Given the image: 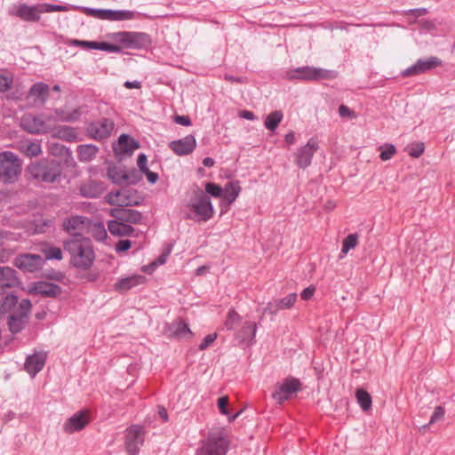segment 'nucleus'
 <instances>
[{"mask_svg":"<svg viewBox=\"0 0 455 455\" xmlns=\"http://www.w3.org/2000/svg\"><path fill=\"white\" fill-rule=\"evenodd\" d=\"M63 249L69 254L72 267L86 271L93 265L95 252L90 238L75 233L63 242Z\"/></svg>","mask_w":455,"mask_h":455,"instance_id":"1","label":"nucleus"},{"mask_svg":"<svg viewBox=\"0 0 455 455\" xmlns=\"http://www.w3.org/2000/svg\"><path fill=\"white\" fill-rule=\"evenodd\" d=\"M63 172L62 163L55 158H42L30 163L26 168L28 180L42 183H54L58 181Z\"/></svg>","mask_w":455,"mask_h":455,"instance_id":"2","label":"nucleus"},{"mask_svg":"<svg viewBox=\"0 0 455 455\" xmlns=\"http://www.w3.org/2000/svg\"><path fill=\"white\" fill-rule=\"evenodd\" d=\"M189 212L186 213V220L196 221H208L214 213L211 198L200 188L196 187L194 196L187 204Z\"/></svg>","mask_w":455,"mask_h":455,"instance_id":"3","label":"nucleus"},{"mask_svg":"<svg viewBox=\"0 0 455 455\" xmlns=\"http://www.w3.org/2000/svg\"><path fill=\"white\" fill-rule=\"evenodd\" d=\"M21 172V161L11 151L0 153V181L12 184L18 180Z\"/></svg>","mask_w":455,"mask_h":455,"instance_id":"4","label":"nucleus"},{"mask_svg":"<svg viewBox=\"0 0 455 455\" xmlns=\"http://www.w3.org/2000/svg\"><path fill=\"white\" fill-rule=\"evenodd\" d=\"M337 76V72L333 70L323 69L321 68H314L305 66L291 69L286 72L285 77L288 80H302V81H315L320 79H334Z\"/></svg>","mask_w":455,"mask_h":455,"instance_id":"5","label":"nucleus"},{"mask_svg":"<svg viewBox=\"0 0 455 455\" xmlns=\"http://www.w3.org/2000/svg\"><path fill=\"white\" fill-rule=\"evenodd\" d=\"M113 37L126 49L147 50L152 44L151 36L144 32H118L114 34Z\"/></svg>","mask_w":455,"mask_h":455,"instance_id":"6","label":"nucleus"},{"mask_svg":"<svg viewBox=\"0 0 455 455\" xmlns=\"http://www.w3.org/2000/svg\"><path fill=\"white\" fill-rule=\"evenodd\" d=\"M31 308L32 303L28 299H21L16 310L6 320L11 333L18 334L25 329L29 321Z\"/></svg>","mask_w":455,"mask_h":455,"instance_id":"7","label":"nucleus"},{"mask_svg":"<svg viewBox=\"0 0 455 455\" xmlns=\"http://www.w3.org/2000/svg\"><path fill=\"white\" fill-rule=\"evenodd\" d=\"M114 128L115 123L112 119L102 117L91 122L86 127V132L90 138L100 141L109 138Z\"/></svg>","mask_w":455,"mask_h":455,"instance_id":"8","label":"nucleus"},{"mask_svg":"<svg viewBox=\"0 0 455 455\" xmlns=\"http://www.w3.org/2000/svg\"><path fill=\"white\" fill-rule=\"evenodd\" d=\"M13 264L23 272L34 273L43 267L44 259L39 254L23 253L14 259Z\"/></svg>","mask_w":455,"mask_h":455,"instance_id":"9","label":"nucleus"},{"mask_svg":"<svg viewBox=\"0 0 455 455\" xmlns=\"http://www.w3.org/2000/svg\"><path fill=\"white\" fill-rule=\"evenodd\" d=\"M228 442L222 436L211 435L204 443L197 455H226Z\"/></svg>","mask_w":455,"mask_h":455,"instance_id":"10","label":"nucleus"},{"mask_svg":"<svg viewBox=\"0 0 455 455\" xmlns=\"http://www.w3.org/2000/svg\"><path fill=\"white\" fill-rule=\"evenodd\" d=\"M144 435L145 433L141 426L134 425L127 429L125 446L129 455H138L140 446L144 443Z\"/></svg>","mask_w":455,"mask_h":455,"instance_id":"11","label":"nucleus"},{"mask_svg":"<svg viewBox=\"0 0 455 455\" xmlns=\"http://www.w3.org/2000/svg\"><path fill=\"white\" fill-rule=\"evenodd\" d=\"M301 383L298 379L287 378L278 386L277 390L272 394V397L278 403H283L289 399L293 394L300 389Z\"/></svg>","mask_w":455,"mask_h":455,"instance_id":"12","label":"nucleus"},{"mask_svg":"<svg viewBox=\"0 0 455 455\" xmlns=\"http://www.w3.org/2000/svg\"><path fill=\"white\" fill-rule=\"evenodd\" d=\"M318 142L315 138L309 139L307 143L299 148L295 154V164L301 169H306L311 164L314 154L318 150Z\"/></svg>","mask_w":455,"mask_h":455,"instance_id":"13","label":"nucleus"},{"mask_svg":"<svg viewBox=\"0 0 455 455\" xmlns=\"http://www.w3.org/2000/svg\"><path fill=\"white\" fill-rule=\"evenodd\" d=\"M442 60L435 56L427 59H419L416 63L402 72L403 76H412L421 73H425L428 70H432L441 66Z\"/></svg>","mask_w":455,"mask_h":455,"instance_id":"14","label":"nucleus"},{"mask_svg":"<svg viewBox=\"0 0 455 455\" xmlns=\"http://www.w3.org/2000/svg\"><path fill=\"white\" fill-rule=\"evenodd\" d=\"M62 292V288L56 283L38 281L31 283L28 293L41 295L44 298H57Z\"/></svg>","mask_w":455,"mask_h":455,"instance_id":"15","label":"nucleus"},{"mask_svg":"<svg viewBox=\"0 0 455 455\" xmlns=\"http://www.w3.org/2000/svg\"><path fill=\"white\" fill-rule=\"evenodd\" d=\"M168 146L177 156H187L195 150L196 140L189 134L180 140L171 141Z\"/></svg>","mask_w":455,"mask_h":455,"instance_id":"16","label":"nucleus"},{"mask_svg":"<svg viewBox=\"0 0 455 455\" xmlns=\"http://www.w3.org/2000/svg\"><path fill=\"white\" fill-rule=\"evenodd\" d=\"M110 215L116 220L124 223L139 224L142 220V213L137 210L127 209V208H115L110 212Z\"/></svg>","mask_w":455,"mask_h":455,"instance_id":"17","label":"nucleus"},{"mask_svg":"<svg viewBox=\"0 0 455 455\" xmlns=\"http://www.w3.org/2000/svg\"><path fill=\"white\" fill-rule=\"evenodd\" d=\"M20 284L15 269L10 267H0V294L6 292V288H12Z\"/></svg>","mask_w":455,"mask_h":455,"instance_id":"18","label":"nucleus"},{"mask_svg":"<svg viewBox=\"0 0 455 455\" xmlns=\"http://www.w3.org/2000/svg\"><path fill=\"white\" fill-rule=\"evenodd\" d=\"M297 299V294L295 292L290 293L285 298L281 299H275L267 303V307L263 309L264 314L275 315L281 309L291 308Z\"/></svg>","mask_w":455,"mask_h":455,"instance_id":"19","label":"nucleus"},{"mask_svg":"<svg viewBox=\"0 0 455 455\" xmlns=\"http://www.w3.org/2000/svg\"><path fill=\"white\" fill-rule=\"evenodd\" d=\"M89 419L85 411H78L70 417L64 424L63 429L68 434L81 431L88 424Z\"/></svg>","mask_w":455,"mask_h":455,"instance_id":"20","label":"nucleus"},{"mask_svg":"<svg viewBox=\"0 0 455 455\" xmlns=\"http://www.w3.org/2000/svg\"><path fill=\"white\" fill-rule=\"evenodd\" d=\"M18 296L8 294L0 299V323L6 321L18 307Z\"/></svg>","mask_w":455,"mask_h":455,"instance_id":"21","label":"nucleus"},{"mask_svg":"<svg viewBox=\"0 0 455 455\" xmlns=\"http://www.w3.org/2000/svg\"><path fill=\"white\" fill-rule=\"evenodd\" d=\"M25 129L30 133H46L51 127L42 116H28L23 119Z\"/></svg>","mask_w":455,"mask_h":455,"instance_id":"22","label":"nucleus"},{"mask_svg":"<svg viewBox=\"0 0 455 455\" xmlns=\"http://www.w3.org/2000/svg\"><path fill=\"white\" fill-rule=\"evenodd\" d=\"M140 147V143L128 134H121L118 138L117 146H113V149L117 154L118 149L125 154H132L135 149Z\"/></svg>","mask_w":455,"mask_h":455,"instance_id":"23","label":"nucleus"},{"mask_svg":"<svg viewBox=\"0 0 455 455\" xmlns=\"http://www.w3.org/2000/svg\"><path fill=\"white\" fill-rule=\"evenodd\" d=\"M105 190L103 182L96 180H89L83 184L80 188V193L83 196L88 198H97Z\"/></svg>","mask_w":455,"mask_h":455,"instance_id":"24","label":"nucleus"},{"mask_svg":"<svg viewBox=\"0 0 455 455\" xmlns=\"http://www.w3.org/2000/svg\"><path fill=\"white\" fill-rule=\"evenodd\" d=\"M44 355L35 354L27 358L24 367L32 377H35L44 368Z\"/></svg>","mask_w":455,"mask_h":455,"instance_id":"25","label":"nucleus"},{"mask_svg":"<svg viewBox=\"0 0 455 455\" xmlns=\"http://www.w3.org/2000/svg\"><path fill=\"white\" fill-rule=\"evenodd\" d=\"M40 6H28L22 4L17 10V16L25 21H38L40 19Z\"/></svg>","mask_w":455,"mask_h":455,"instance_id":"26","label":"nucleus"},{"mask_svg":"<svg viewBox=\"0 0 455 455\" xmlns=\"http://www.w3.org/2000/svg\"><path fill=\"white\" fill-rule=\"evenodd\" d=\"M108 228L109 232L113 235L116 236H130L135 231V229L131 225L116 220H109L108 223Z\"/></svg>","mask_w":455,"mask_h":455,"instance_id":"27","label":"nucleus"},{"mask_svg":"<svg viewBox=\"0 0 455 455\" xmlns=\"http://www.w3.org/2000/svg\"><path fill=\"white\" fill-rule=\"evenodd\" d=\"M168 330L171 332V335L177 339L192 336V331H190L188 324L181 319L171 323Z\"/></svg>","mask_w":455,"mask_h":455,"instance_id":"28","label":"nucleus"},{"mask_svg":"<svg viewBox=\"0 0 455 455\" xmlns=\"http://www.w3.org/2000/svg\"><path fill=\"white\" fill-rule=\"evenodd\" d=\"M257 331V323L253 322H245L243 328L238 333V338L242 342H246L251 345L255 342V336Z\"/></svg>","mask_w":455,"mask_h":455,"instance_id":"29","label":"nucleus"},{"mask_svg":"<svg viewBox=\"0 0 455 455\" xmlns=\"http://www.w3.org/2000/svg\"><path fill=\"white\" fill-rule=\"evenodd\" d=\"M223 190L222 198L229 205L235 201L241 192L240 182L238 180L230 181L225 186Z\"/></svg>","mask_w":455,"mask_h":455,"instance_id":"30","label":"nucleus"},{"mask_svg":"<svg viewBox=\"0 0 455 455\" xmlns=\"http://www.w3.org/2000/svg\"><path fill=\"white\" fill-rule=\"evenodd\" d=\"M99 152V148L92 144L79 145L77 147L78 159L81 162H87L94 158Z\"/></svg>","mask_w":455,"mask_h":455,"instance_id":"31","label":"nucleus"},{"mask_svg":"<svg viewBox=\"0 0 455 455\" xmlns=\"http://www.w3.org/2000/svg\"><path fill=\"white\" fill-rule=\"evenodd\" d=\"M142 279H144V277L141 275L122 278L115 284V290L121 293L125 292L131 288L138 285L140 283V280Z\"/></svg>","mask_w":455,"mask_h":455,"instance_id":"32","label":"nucleus"},{"mask_svg":"<svg viewBox=\"0 0 455 455\" xmlns=\"http://www.w3.org/2000/svg\"><path fill=\"white\" fill-rule=\"evenodd\" d=\"M49 85L43 82L36 83L29 90V95L37 97L44 104L49 96Z\"/></svg>","mask_w":455,"mask_h":455,"instance_id":"33","label":"nucleus"},{"mask_svg":"<svg viewBox=\"0 0 455 455\" xmlns=\"http://www.w3.org/2000/svg\"><path fill=\"white\" fill-rule=\"evenodd\" d=\"M53 137L71 142L76 140L77 132L73 127L62 125L54 131Z\"/></svg>","mask_w":455,"mask_h":455,"instance_id":"34","label":"nucleus"},{"mask_svg":"<svg viewBox=\"0 0 455 455\" xmlns=\"http://www.w3.org/2000/svg\"><path fill=\"white\" fill-rule=\"evenodd\" d=\"M54 113L57 116V120L61 122H76L81 116L79 108H75L71 112H67L62 108H55Z\"/></svg>","mask_w":455,"mask_h":455,"instance_id":"35","label":"nucleus"},{"mask_svg":"<svg viewBox=\"0 0 455 455\" xmlns=\"http://www.w3.org/2000/svg\"><path fill=\"white\" fill-rule=\"evenodd\" d=\"M107 175L109 180H111L112 182L116 185H122L125 183V179H127L126 172L123 168L117 166L108 167Z\"/></svg>","mask_w":455,"mask_h":455,"instance_id":"36","label":"nucleus"},{"mask_svg":"<svg viewBox=\"0 0 455 455\" xmlns=\"http://www.w3.org/2000/svg\"><path fill=\"white\" fill-rule=\"evenodd\" d=\"M132 12L130 11H115V10H103L102 20H124L132 18Z\"/></svg>","mask_w":455,"mask_h":455,"instance_id":"37","label":"nucleus"},{"mask_svg":"<svg viewBox=\"0 0 455 455\" xmlns=\"http://www.w3.org/2000/svg\"><path fill=\"white\" fill-rule=\"evenodd\" d=\"M355 397L357 403L363 411H367L371 408V395L363 388H358L355 391Z\"/></svg>","mask_w":455,"mask_h":455,"instance_id":"38","label":"nucleus"},{"mask_svg":"<svg viewBox=\"0 0 455 455\" xmlns=\"http://www.w3.org/2000/svg\"><path fill=\"white\" fill-rule=\"evenodd\" d=\"M283 119V113L281 110L271 112L265 119V126L271 132H274Z\"/></svg>","mask_w":455,"mask_h":455,"instance_id":"39","label":"nucleus"},{"mask_svg":"<svg viewBox=\"0 0 455 455\" xmlns=\"http://www.w3.org/2000/svg\"><path fill=\"white\" fill-rule=\"evenodd\" d=\"M172 245L169 244L164 251L158 256V258L153 261L150 265L143 267L142 270L144 272L151 273L157 266L163 265L166 262L168 256L172 252Z\"/></svg>","mask_w":455,"mask_h":455,"instance_id":"40","label":"nucleus"},{"mask_svg":"<svg viewBox=\"0 0 455 455\" xmlns=\"http://www.w3.org/2000/svg\"><path fill=\"white\" fill-rule=\"evenodd\" d=\"M217 405H218L219 410L221 414L228 416L229 422L234 421L243 412V410H240L234 415L229 416V411L228 409V397L227 395L219 398L218 402H217Z\"/></svg>","mask_w":455,"mask_h":455,"instance_id":"41","label":"nucleus"},{"mask_svg":"<svg viewBox=\"0 0 455 455\" xmlns=\"http://www.w3.org/2000/svg\"><path fill=\"white\" fill-rule=\"evenodd\" d=\"M87 221V218L83 216H74L68 219L67 222L64 223L65 229L68 232L72 230H76L80 228Z\"/></svg>","mask_w":455,"mask_h":455,"instance_id":"42","label":"nucleus"},{"mask_svg":"<svg viewBox=\"0 0 455 455\" xmlns=\"http://www.w3.org/2000/svg\"><path fill=\"white\" fill-rule=\"evenodd\" d=\"M358 243V234L354 233L348 235L342 243L341 254H347L351 249H354Z\"/></svg>","mask_w":455,"mask_h":455,"instance_id":"43","label":"nucleus"},{"mask_svg":"<svg viewBox=\"0 0 455 455\" xmlns=\"http://www.w3.org/2000/svg\"><path fill=\"white\" fill-rule=\"evenodd\" d=\"M91 232L93 238L97 241H103L107 238V231L104 225L100 222H96L91 226Z\"/></svg>","mask_w":455,"mask_h":455,"instance_id":"44","label":"nucleus"},{"mask_svg":"<svg viewBox=\"0 0 455 455\" xmlns=\"http://www.w3.org/2000/svg\"><path fill=\"white\" fill-rule=\"evenodd\" d=\"M122 198V203L124 206H138L140 204L142 200V198L138 196V193L134 194V192L125 193L123 195Z\"/></svg>","mask_w":455,"mask_h":455,"instance_id":"45","label":"nucleus"},{"mask_svg":"<svg viewBox=\"0 0 455 455\" xmlns=\"http://www.w3.org/2000/svg\"><path fill=\"white\" fill-rule=\"evenodd\" d=\"M23 152L28 156H37L41 154V145L37 142H28L22 146Z\"/></svg>","mask_w":455,"mask_h":455,"instance_id":"46","label":"nucleus"},{"mask_svg":"<svg viewBox=\"0 0 455 455\" xmlns=\"http://www.w3.org/2000/svg\"><path fill=\"white\" fill-rule=\"evenodd\" d=\"M425 147L423 142H416L411 145H408L405 148V151L409 154L410 156L418 158L424 152Z\"/></svg>","mask_w":455,"mask_h":455,"instance_id":"47","label":"nucleus"},{"mask_svg":"<svg viewBox=\"0 0 455 455\" xmlns=\"http://www.w3.org/2000/svg\"><path fill=\"white\" fill-rule=\"evenodd\" d=\"M240 315L234 309L229 310L225 321V326L228 330H233L236 324L241 322Z\"/></svg>","mask_w":455,"mask_h":455,"instance_id":"48","label":"nucleus"},{"mask_svg":"<svg viewBox=\"0 0 455 455\" xmlns=\"http://www.w3.org/2000/svg\"><path fill=\"white\" fill-rule=\"evenodd\" d=\"M444 413H445V411H444V408L443 406L435 407V411L432 414L428 424L423 425L420 427V429L426 430L428 427L429 425H433V424H435V423H436L438 421L443 420V418H444Z\"/></svg>","mask_w":455,"mask_h":455,"instance_id":"49","label":"nucleus"},{"mask_svg":"<svg viewBox=\"0 0 455 455\" xmlns=\"http://www.w3.org/2000/svg\"><path fill=\"white\" fill-rule=\"evenodd\" d=\"M379 149L381 151L379 157L382 161L391 159L396 152L395 147L393 144L388 143L380 146Z\"/></svg>","mask_w":455,"mask_h":455,"instance_id":"50","label":"nucleus"},{"mask_svg":"<svg viewBox=\"0 0 455 455\" xmlns=\"http://www.w3.org/2000/svg\"><path fill=\"white\" fill-rule=\"evenodd\" d=\"M223 188L216 184V183H213V182H207L205 184V194L207 195H211L213 197H222L223 196Z\"/></svg>","mask_w":455,"mask_h":455,"instance_id":"51","label":"nucleus"},{"mask_svg":"<svg viewBox=\"0 0 455 455\" xmlns=\"http://www.w3.org/2000/svg\"><path fill=\"white\" fill-rule=\"evenodd\" d=\"M125 183L128 185H135L142 180V172L140 170L132 168L130 172H126Z\"/></svg>","mask_w":455,"mask_h":455,"instance_id":"52","label":"nucleus"},{"mask_svg":"<svg viewBox=\"0 0 455 455\" xmlns=\"http://www.w3.org/2000/svg\"><path fill=\"white\" fill-rule=\"evenodd\" d=\"M44 261L50 259L61 260L63 258L62 251L59 247L55 246L48 248L47 250L44 251Z\"/></svg>","mask_w":455,"mask_h":455,"instance_id":"53","label":"nucleus"},{"mask_svg":"<svg viewBox=\"0 0 455 455\" xmlns=\"http://www.w3.org/2000/svg\"><path fill=\"white\" fill-rule=\"evenodd\" d=\"M42 12H66L68 7L66 5L44 4L40 6Z\"/></svg>","mask_w":455,"mask_h":455,"instance_id":"54","label":"nucleus"},{"mask_svg":"<svg viewBox=\"0 0 455 455\" xmlns=\"http://www.w3.org/2000/svg\"><path fill=\"white\" fill-rule=\"evenodd\" d=\"M122 48V45L119 46L104 41L100 42V51H105L108 52H121Z\"/></svg>","mask_w":455,"mask_h":455,"instance_id":"55","label":"nucleus"},{"mask_svg":"<svg viewBox=\"0 0 455 455\" xmlns=\"http://www.w3.org/2000/svg\"><path fill=\"white\" fill-rule=\"evenodd\" d=\"M216 338H217L216 333H212V334H208L207 336H205V338L203 339L202 343L199 345V349L200 350L206 349L210 345H212L214 342Z\"/></svg>","mask_w":455,"mask_h":455,"instance_id":"56","label":"nucleus"},{"mask_svg":"<svg viewBox=\"0 0 455 455\" xmlns=\"http://www.w3.org/2000/svg\"><path fill=\"white\" fill-rule=\"evenodd\" d=\"M103 10L104 9H93L89 7L83 8L84 13L100 20H102L103 17Z\"/></svg>","mask_w":455,"mask_h":455,"instance_id":"57","label":"nucleus"},{"mask_svg":"<svg viewBox=\"0 0 455 455\" xmlns=\"http://www.w3.org/2000/svg\"><path fill=\"white\" fill-rule=\"evenodd\" d=\"M148 157L144 153H141L139 155L137 159V164L139 166V170L141 172H148V168L147 166Z\"/></svg>","mask_w":455,"mask_h":455,"instance_id":"58","label":"nucleus"},{"mask_svg":"<svg viewBox=\"0 0 455 455\" xmlns=\"http://www.w3.org/2000/svg\"><path fill=\"white\" fill-rule=\"evenodd\" d=\"M131 246H132V242L130 240H128V239L120 240L116 244V251L117 252H124V251H128L131 248Z\"/></svg>","mask_w":455,"mask_h":455,"instance_id":"59","label":"nucleus"},{"mask_svg":"<svg viewBox=\"0 0 455 455\" xmlns=\"http://www.w3.org/2000/svg\"><path fill=\"white\" fill-rule=\"evenodd\" d=\"M339 114L341 117H347V118H353L355 116V112L345 105L339 106Z\"/></svg>","mask_w":455,"mask_h":455,"instance_id":"60","label":"nucleus"},{"mask_svg":"<svg viewBox=\"0 0 455 455\" xmlns=\"http://www.w3.org/2000/svg\"><path fill=\"white\" fill-rule=\"evenodd\" d=\"M12 79L0 75V92H5L11 88Z\"/></svg>","mask_w":455,"mask_h":455,"instance_id":"61","label":"nucleus"},{"mask_svg":"<svg viewBox=\"0 0 455 455\" xmlns=\"http://www.w3.org/2000/svg\"><path fill=\"white\" fill-rule=\"evenodd\" d=\"M174 122L183 126L191 125V119L188 116H174Z\"/></svg>","mask_w":455,"mask_h":455,"instance_id":"62","label":"nucleus"},{"mask_svg":"<svg viewBox=\"0 0 455 455\" xmlns=\"http://www.w3.org/2000/svg\"><path fill=\"white\" fill-rule=\"evenodd\" d=\"M315 291V287L314 285H310L302 291L300 296H301L302 299L308 300L313 297Z\"/></svg>","mask_w":455,"mask_h":455,"instance_id":"63","label":"nucleus"},{"mask_svg":"<svg viewBox=\"0 0 455 455\" xmlns=\"http://www.w3.org/2000/svg\"><path fill=\"white\" fill-rule=\"evenodd\" d=\"M84 282H95L99 278V274L95 272L84 273L79 276Z\"/></svg>","mask_w":455,"mask_h":455,"instance_id":"64","label":"nucleus"}]
</instances>
